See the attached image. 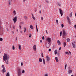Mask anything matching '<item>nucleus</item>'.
Listing matches in <instances>:
<instances>
[{"instance_id":"f257e3e1","label":"nucleus","mask_w":76,"mask_h":76,"mask_svg":"<svg viewBox=\"0 0 76 76\" xmlns=\"http://www.w3.org/2000/svg\"><path fill=\"white\" fill-rule=\"evenodd\" d=\"M9 56L7 55V53H4L3 58V60L5 61L6 63L7 64H9Z\"/></svg>"},{"instance_id":"f03ea898","label":"nucleus","mask_w":76,"mask_h":76,"mask_svg":"<svg viewBox=\"0 0 76 76\" xmlns=\"http://www.w3.org/2000/svg\"><path fill=\"white\" fill-rule=\"evenodd\" d=\"M46 41H47L48 42V45H46V47L47 48H49L50 47V43H51V39L49 37H47L46 38Z\"/></svg>"},{"instance_id":"7ed1b4c3","label":"nucleus","mask_w":76,"mask_h":76,"mask_svg":"<svg viewBox=\"0 0 76 76\" xmlns=\"http://www.w3.org/2000/svg\"><path fill=\"white\" fill-rule=\"evenodd\" d=\"M21 69H18L17 70V74L18 76H21Z\"/></svg>"},{"instance_id":"20e7f679","label":"nucleus","mask_w":76,"mask_h":76,"mask_svg":"<svg viewBox=\"0 0 76 76\" xmlns=\"http://www.w3.org/2000/svg\"><path fill=\"white\" fill-rule=\"evenodd\" d=\"M14 23H16L18 20V16H16L12 19Z\"/></svg>"},{"instance_id":"39448f33","label":"nucleus","mask_w":76,"mask_h":76,"mask_svg":"<svg viewBox=\"0 0 76 76\" xmlns=\"http://www.w3.org/2000/svg\"><path fill=\"white\" fill-rule=\"evenodd\" d=\"M66 31L64 30H63L62 36H63V38H65V37H64V36H66Z\"/></svg>"},{"instance_id":"423d86ee","label":"nucleus","mask_w":76,"mask_h":76,"mask_svg":"<svg viewBox=\"0 0 76 76\" xmlns=\"http://www.w3.org/2000/svg\"><path fill=\"white\" fill-rule=\"evenodd\" d=\"M75 42H73L72 43V45L74 48H76V45H75Z\"/></svg>"},{"instance_id":"0eeeda50","label":"nucleus","mask_w":76,"mask_h":76,"mask_svg":"<svg viewBox=\"0 0 76 76\" xmlns=\"http://www.w3.org/2000/svg\"><path fill=\"white\" fill-rule=\"evenodd\" d=\"M59 12L61 14V16H62V15H63V11L61 10V9H59Z\"/></svg>"},{"instance_id":"6e6552de","label":"nucleus","mask_w":76,"mask_h":76,"mask_svg":"<svg viewBox=\"0 0 76 76\" xmlns=\"http://www.w3.org/2000/svg\"><path fill=\"white\" fill-rule=\"evenodd\" d=\"M46 59L48 61H50L51 59L49 57V56H47L46 57Z\"/></svg>"},{"instance_id":"1a4fd4ad","label":"nucleus","mask_w":76,"mask_h":76,"mask_svg":"<svg viewBox=\"0 0 76 76\" xmlns=\"http://www.w3.org/2000/svg\"><path fill=\"white\" fill-rule=\"evenodd\" d=\"M33 49L34 51H36L37 50V47H36V45H34L33 46Z\"/></svg>"},{"instance_id":"9d476101","label":"nucleus","mask_w":76,"mask_h":76,"mask_svg":"<svg viewBox=\"0 0 76 76\" xmlns=\"http://www.w3.org/2000/svg\"><path fill=\"white\" fill-rule=\"evenodd\" d=\"M57 42L58 45H61V42H60V40H58Z\"/></svg>"},{"instance_id":"9b49d317","label":"nucleus","mask_w":76,"mask_h":76,"mask_svg":"<svg viewBox=\"0 0 76 76\" xmlns=\"http://www.w3.org/2000/svg\"><path fill=\"white\" fill-rule=\"evenodd\" d=\"M31 15L33 19L34 20H35L36 18H35V17H34V14H31Z\"/></svg>"},{"instance_id":"f8f14e48","label":"nucleus","mask_w":76,"mask_h":76,"mask_svg":"<svg viewBox=\"0 0 76 76\" xmlns=\"http://www.w3.org/2000/svg\"><path fill=\"white\" fill-rule=\"evenodd\" d=\"M13 13L14 15H16V11L15 10H13Z\"/></svg>"},{"instance_id":"ddd939ff","label":"nucleus","mask_w":76,"mask_h":76,"mask_svg":"<svg viewBox=\"0 0 76 76\" xmlns=\"http://www.w3.org/2000/svg\"><path fill=\"white\" fill-rule=\"evenodd\" d=\"M12 2V1H11L9 0L8 1V4L9 5V6H10L11 5V3Z\"/></svg>"},{"instance_id":"4468645a","label":"nucleus","mask_w":76,"mask_h":76,"mask_svg":"<svg viewBox=\"0 0 76 76\" xmlns=\"http://www.w3.org/2000/svg\"><path fill=\"white\" fill-rule=\"evenodd\" d=\"M72 70H69L68 71V74H70V73H72Z\"/></svg>"},{"instance_id":"2eb2a0df","label":"nucleus","mask_w":76,"mask_h":76,"mask_svg":"<svg viewBox=\"0 0 76 76\" xmlns=\"http://www.w3.org/2000/svg\"><path fill=\"white\" fill-rule=\"evenodd\" d=\"M39 62L40 63H42V58H40L39 59Z\"/></svg>"},{"instance_id":"dca6fc26","label":"nucleus","mask_w":76,"mask_h":76,"mask_svg":"<svg viewBox=\"0 0 76 76\" xmlns=\"http://www.w3.org/2000/svg\"><path fill=\"white\" fill-rule=\"evenodd\" d=\"M30 28L31 29H34V27L33 26H32V25H31L30 26Z\"/></svg>"},{"instance_id":"f3484780","label":"nucleus","mask_w":76,"mask_h":76,"mask_svg":"<svg viewBox=\"0 0 76 76\" xmlns=\"http://www.w3.org/2000/svg\"><path fill=\"white\" fill-rule=\"evenodd\" d=\"M19 50H21V49H22L21 45H19Z\"/></svg>"},{"instance_id":"a211bd4d","label":"nucleus","mask_w":76,"mask_h":76,"mask_svg":"<svg viewBox=\"0 0 76 76\" xmlns=\"http://www.w3.org/2000/svg\"><path fill=\"white\" fill-rule=\"evenodd\" d=\"M55 54L56 55L57 54V50H55L54 51Z\"/></svg>"},{"instance_id":"6ab92c4d","label":"nucleus","mask_w":76,"mask_h":76,"mask_svg":"<svg viewBox=\"0 0 76 76\" xmlns=\"http://www.w3.org/2000/svg\"><path fill=\"white\" fill-rule=\"evenodd\" d=\"M57 57H55V59L56 60V62H58V58H57Z\"/></svg>"},{"instance_id":"aec40b11","label":"nucleus","mask_w":76,"mask_h":76,"mask_svg":"<svg viewBox=\"0 0 76 76\" xmlns=\"http://www.w3.org/2000/svg\"><path fill=\"white\" fill-rule=\"evenodd\" d=\"M3 69L2 70V72L3 73H4V72H6V70H5V68H3Z\"/></svg>"},{"instance_id":"412c9836","label":"nucleus","mask_w":76,"mask_h":76,"mask_svg":"<svg viewBox=\"0 0 76 76\" xmlns=\"http://www.w3.org/2000/svg\"><path fill=\"white\" fill-rule=\"evenodd\" d=\"M42 60H43L44 64H45V59H44V58H43L42 59Z\"/></svg>"},{"instance_id":"4be33fe9","label":"nucleus","mask_w":76,"mask_h":76,"mask_svg":"<svg viewBox=\"0 0 76 76\" xmlns=\"http://www.w3.org/2000/svg\"><path fill=\"white\" fill-rule=\"evenodd\" d=\"M66 40L68 42H70V39L69 38L67 39Z\"/></svg>"},{"instance_id":"5701e85b","label":"nucleus","mask_w":76,"mask_h":76,"mask_svg":"<svg viewBox=\"0 0 76 76\" xmlns=\"http://www.w3.org/2000/svg\"><path fill=\"white\" fill-rule=\"evenodd\" d=\"M24 33H25V32H26V28H24Z\"/></svg>"},{"instance_id":"b1692460","label":"nucleus","mask_w":76,"mask_h":76,"mask_svg":"<svg viewBox=\"0 0 76 76\" xmlns=\"http://www.w3.org/2000/svg\"><path fill=\"white\" fill-rule=\"evenodd\" d=\"M66 18L68 21L70 20V18H69V17L68 16Z\"/></svg>"},{"instance_id":"393cba45","label":"nucleus","mask_w":76,"mask_h":76,"mask_svg":"<svg viewBox=\"0 0 76 76\" xmlns=\"http://www.w3.org/2000/svg\"><path fill=\"white\" fill-rule=\"evenodd\" d=\"M36 30L37 32H38V28H37V25H36Z\"/></svg>"},{"instance_id":"a878e982","label":"nucleus","mask_w":76,"mask_h":76,"mask_svg":"<svg viewBox=\"0 0 76 76\" xmlns=\"http://www.w3.org/2000/svg\"><path fill=\"white\" fill-rule=\"evenodd\" d=\"M15 46L14 45L12 46V50H15Z\"/></svg>"},{"instance_id":"bb28decb","label":"nucleus","mask_w":76,"mask_h":76,"mask_svg":"<svg viewBox=\"0 0 76 76\" xmlns=\"http://www.w3.org/2000/svg\"><path fill=\"white\" fill-rule=\"evenodd\" d=\"M25 70H23L22 71V73H25Z\"/></svg>"},{"instance_id":"cd10ccee","label":"nucleus","mask_w":76,"mask_h":76,"mask_svg":"<svg viewBox=\"0 0 76 76\" xmlns=\"http://www.w3.org/2000/svg\"><path fill=\"white\" fill-rule=\"evenodd\" d=\"M6 76H10V74H9V73L8 72L6 75Z\"/></svg>"},{"instance_id":"c85d7f7f","label":"nucleus","mask_w":76,"mask_h":76,"mask_svg":"<svg viewBox=\"0 0 76 76\" xmlns=\"http://www.w3.org/2000/svg\"><path fill=\"white\" fill-rule=\"evenodd\" d=\"M3 38H0V41H3Z\"/></svg>"},{"instance_id":"c756f323","label":"nucleus","mask_w":76,"mask_h":76,"mask_svg":"<svg viewBox=\"0 0 76 76\" xmlns=\"http://www.w3.org/2000/svg\"><path fill=\"white\" fill-rule=\"evenodd\" d=\"M24 18L25 19V20L26 19H28V17H27L25 16L24 17Z\"/></svg>"},{"instance_id":"7c9ffc66","label":"nucleus","mask_w":76,"mask_h":76,"mask_svg":"<svg viewBox=\"0 0 76 76\" xmlns=\"http://www.w3.org/2000/svg\"><path fill=\"white\" fill-rule=\"evenodd\" d=\"M65 54H68V55H69V53L68 52H65Z\"/></svg>"},{"instance_id":"2f4dec72","label":"nucleus","mask_w":76,"mask_h":76,"mask_svg":"<svg viewBox=\"0 0 76 76\" xmlns=\"http://www.w3.org/2000/svg\"><path fill=\"white\" fill-rule=\"evenodd\" d=\"M58 4L59 6H60V7H61V4L59 3H58Z\"/></svg>"},{"instance_id":"473e14b6","label":"nucleus","mask_w":76,"mask_h":76,"mask_svg":"<svg viewBox=\"0 0 76 76\" xmlns=\"http://www.w3.org/2000/svg\"><path fill=\"white\" fill-rule=\"evenodd\" d=\"M69 16L70 17H71V18L72 17V12H71Z\"/></svg>"},{"instance_id":"72a5a7b5","label":"nucleus","mask_w":76,"mask_h":76,"mask_svg":"<svg viewBox=\"0 0 76 76\" xmlns=\"http://www.w3.org/2000/svg\"><path fill=\"white\" fill-rule=\"evenodd\" d=\"M64 47H65V46L66 45V42L64 43Z\"/></svg>"},{"instance_id":"f704fd0d","label":"nucleus","mask_w":76,"mask_h":76,"mask_svg":"<svg viewBox=\"0 0 76 76\" xmlns=\"http://www.w3.org/2000/svg\"><path fill=\"white\" fill-rule=\"evenodd\" d=\"M12 28L13 29H15V26H13Z\"/></svg>"},{"instance_id":"c9c22d12","label":"nucleus","mask_w":76,"mask_h":76,"mask_svg":"<svg viewBox=\"0 0 76 76\" xmlns=\"http://www.w3.org/2000/svg\"><path fill=\"white\" fill-rule=\"evenodd\" d=\"M2 67L4 69V68H4V65H2Z\"/></svg>"},{"instance_id":"e433bc0d","label":"nucleus","mask_w":76,"mask_h":76,"mask_svg":"<svg viewBox=\"0 0 76 76\" xmlns=\"http://www.w3.org/2000/svg\"><path fill=\"white\" fill-rule=\"evenodd\" d=\"M68 23H69V25H70V24H71V22H70V20L68 21Z\"/></svg>"},{"instance_id":"4c0bfd02","label":"nucleus","mask_w":76,"mask_h":76,"mask_svg":"<svg viewBox=\"0 0 76 76\" xmlns=\"http://www.w3.org/2000/svg\"><path fill=\"white\" fill-rule=\"evenodd\" d=\"M66 67H67V64H66L65 66V69H66Z\"/></svg>"},{"instance_id":"58836bf2","label":"nucleus","mask_w":76,"mask_h":76,"mask_svg":"<svg viewBox=\"0 0 76 76\" xmlns=\"http://www.w3.org/2000/svg\"><path fill=\"white\" fill-rule=\"evenodd\" d=\"M45 76H48V74H45Z\"/></svg>"},{"instance_id":"ea45409f","label":"nucleus","mask_w":76,"mask_h":76,"mask_svg":"<svg viewBox=\"0 0 76 76\" xmlns=\"http://www.w3.org/2000/svg\"><path fill=\"white\" fill-rule=\"evenodd\" d=\"M62 34V31H61L60 32V36L61 37V35Z\"/></svg>"},{"instance_id":"a19ab883","label":"nucleus","mask_w":76,"mask_h":76,"mask_svg":"<svg viewBox=\"0 0 76 76\" xmlns=\"http://www.w3.org/2000/svg\"><path fill=\"white\" fill-rule=\"evenodd\" d=\"M61 27H62V28H63V27H64V25L63 24H61Z\"/></svg>"},{"instance_id":"79ce46f5","label":"nucleus","mask_w":76,"mask_h":76,"mask_svg":"<svg viewBox=\"0 0 76 76\" xmlns=\"http://www.w3.org/2000/svg\"><path fill=\"white\" fill-rule=\"evenodd\" d=\"M42 39H43V40H44V39H45V38H44V36L42 37Z\"/></svg>"},{"instance_id":"37998d69","label":"nucleus","mask_w":76,"mask_h":76,"mask_svg":"<svg viewBox=\"0 0 76 76\" xmlns=\"http://www.w3.org/2000/svg\"><path fill=\"white\" fill-rule=\"evenodd\" d=\"M45 1L47 3H49V2H48V0H46Z\"/></svg>"},{"instance_id":"c03bdc74","label":"nucleus","mask_w":76,"mask_h":76,"mask_svg":"<svg viewBox=\"0 0 76 76\" xmlns=\"http://www.w3.org/2000/svg\"><path fill=\"white\" fill-rule=\"evenodd\" d=\"M58 20H56V22L57 24H58Z\"/></svg>"},{"instance_id":"a18cd8bd","label":"nucleus","mask_w":76,"mask_h":76,"mask_svg":"<svg viewBox=\"0 0 76 76\" xmlns=\"http://www.w3.org/2000/svg\"><path fill=\"white\" fill-rule=\"evenodd\" d=\"M29 37V38H31V34H30Z\"/></svg>"},{"instance_id":"49530a36","label":"nucleus","mask_w":76,"mask_h":76,"mask_svg":"<svg viewBox=\"0 0 76 76\" xmlns=\"http://www.w3.org/2000/svg\"><path fill=\"white\" fill-rule=\"evenodd\" d=\"M11 32L12 34H14V31H11Z\"/></svg>"},{"instance_id":"de8ad7c7","label":"nucleus","mask_w":76,"mask_h":76,"mask_svg":"<svg viewBox=\"0 0 76 76\" xmlns=\"http://www.w3.org/2000/svg\"><path fill=\"white\" fill-rule=\"evenodd\" d=\"M48 51H50V52L51 51V49L50 48L48 50Z\"/></svg>"},{"instance_id":"09e8293b","label":"nucleus","mask_w":76,"mask_h":76,"mask_svg":"<svg viewBox=\"0 0 76 76\" xmlns=\"http://www.w3.org/2000/svg\"><path fill=\"white\" fill-rule=\"evenodd\" d=\"M46 32L47 34H48V32H47V30H46Z\"/></svg>"},{"instance_id":"8fccbe9b","label":"nucleus","mask_w":76,"mask_h":76,"mask_svg":"<svg viewBox=\"0 0 76 76\" xmlns=\"http://www.w3.org/2000/svg\"><path fill=\"white\" fill-rule=\"evenodd\" d=\"M69 53L71 55V54H72V53H71V52H70V51H69Z\"/></svg>"},{"instance_id":"3c124183","label":"nucleus","mask_w":76,"mask_h":76,"mask_svg":"<svg viewBox=\"0 0 76 76\" xmlns=\"http://www.w3.org/2000/svg\"><path fill=\"white\" fill-rule=\"evenodd\" d=\"M61 48L60 47L59 48V50L60 51V50H61Z\"/></svg>"},{"instance_id":"603ef678","label":"nucleus","mask_w":76,"mask_h":76,"mask_svg":"<svg viewBox=\"0 0 76 76\" xmlns=\"http://www.w3.org/2000/svg\"><path fill=\"white\" fill-rule=\"evenodd\" d=\"M19 27H20V29H22V28H21V26H20V25L19 26Z\"/></svg>"},{"instance_id":"864d4df0","label":"nucleus","mask_w":76,"mask_h":76,"mask_svg":"<svg viewBox=\"0 0 76 76\" xmlns=\"http://www.w3.org/2000/svg\"><path fill=\"white\" fill-rule=\"evenodd\" d=\"M74 27H75V29H76V25H75L74 26Z\"/></svg>"},{"instance_id":"5fc2aeb1","label":"nucleus","mask_w":76,"mask_h":76,"mask_svg":"<svg viewBox=\"0 0 76 76\" xmlns=\"http://www.w3.org/2000/svg\"><path fill=\"white\" fill-rule=\"evenodd\" d=\"M23 2H25V1H26V0H23Z\"/></svg>"},{"instance_id":"6e6d98bb","label":"nucleus","mask_w":76,"mask_h":76,"mask_svg":"<svg viewBox=\"0 0 76 76\" xmlns=\"http://www.w3.org/2000/svg\"><path fill=\"white\" fill-rule=\"evenodd\" d=\"M41 10H40L39 12V13L41 14Z\"/></svg>"},{"instance_id":"4d7b16f0","label":"nucleus","mask_w":76,"mask_h":76,"mask_svg":"<svg viewBox=\"0 0 76 76\" xmlns=\"http://www.w3.org/2000/svg\"><path fill=\"white\" fill-rule=\"evenodd\" d=\"M41 19L42 20H43V17H41Z\"/></svg>"},{"instance_id":"13d9d810","label":"nucleus","mask_w":76,"mask_h":76,"mask_svg":"<svg viewBox=\"0 0 76 76\" xmlns=\"http://www.w3.org/2000/svg\"><path fill=\"white\" fill-rule=\"evenodd\" d=\"M17 39H18V38L16 37L15 38V41H17Z\"/></svg>"},{"instance_id":"bf43d9fd","label":"nucleus","mask_w":76,"mask_h":76,"mask_svg":"<svg viewBox=\"0 0 76 76\" xmlns=\"http://www.w3.org/2000/svg\"><path fill=\"white\" fill-rule=\"evenodd\" d=\"M23 63H21V66H23Z\"/></svg>"},{"instance_id":"052dcab7","label":"nucleus","mask_w":76,"mask_h":76,"mask_svg":"<svg viewBox=\"0 0 76 76\" xmlns=\"http://www.w3.org/2000/svg\"><path fill=\"white\" fill-rule=\"evenodd\" d=\"M40 43H41L42 42V40H40Z\"/></svg>"},{"instance_id":"680f3d73","label":"nucleus","mask_w":76,"mask_h":76,"mask_svg":"<svg viewBox=\"0 0 76 76\" xmlns=\"http://www.w3.org/2000/svg\"><path fill=\"white\" fill-rule=\"evenodd\" d=\"M20 33H21L22 34V31H20Z\"/></svg>"},{"instance_id":"e2e57ef3","label":"nucleus","mask_w":76,"mask_h":76,"mask_svg":"<svg viewBox=\"0 0 76 76\" xmlns=\"http://www.w3.org/2000/svg\"><path fill=\"white\" fill-rule=\"evenodd\" d=\"M42 57H44V56H43V55H42Z\"/></svg>"},{"instance_id":"0e129e2a","label":"nucleus","mask_w":76,"mask_h":76,"mask_svg":"<svg viewBox=\"0 0 76 76\" xmlns=\"http://www.w3.org/2000/svg\"><path fill=\"white\" fill-rule=\"evenodd\" d=\"M34 12H37V10H34Z\"/></svg>"},{"instance_id":"69168bd1","label":"nucleus","mask_w":76,"mask_h":76,"mask_svg":"<svg viewBox=\"0 0 76 76\" xmlns=\"http://www.w3.org/2000/svg\"><path fill=\"white\" fill-rule=\"evenodd\" d=\"M16 31H17V32H18V29L16 30Z\"/></svg>"},{"instance_id":"338daca9","label":"nucleus","mask_w":76,"mask_h":76,"mask_svg":"<svg viewBox=\"0 0 76 76\" xmlns=\"http://www.w3.org/2000/svg\"><path fill=\"white\" fill-rule=\"evenodd\" d=\"M71 76H74V75H72Z\"/></svg>"},{"instance_id":"774afa93","label":"nucleus","mask_w":76,"mask_h":76,"mask_svg":"<svg viewBox=\"0 0 76 76\" xmlns=\"http://www.w3.org/2000/svg\"><path fill=\"white\" fill-rule=\"evenodd\" d=\"M75 76H76V74H75Z\"/></svg>"}]
</instances>
